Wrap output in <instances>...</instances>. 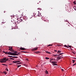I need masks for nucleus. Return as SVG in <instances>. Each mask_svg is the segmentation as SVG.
Instances as JSON below:
<instances>
[{"mask_svg": "<svg viewBox=\"0 0 76 76\" xmlns=\"http://www.w3.org/2000/svg\"><path fill=\"white\" fill-rule=\"evenodd\" d=\"M9 60V58H7L6 57H4L2 59L1 61H0V62L1 63H6V61H8V60Z\"/></svg>", "mask_w": 76, "mask_h": 76, "instance_id": "1", "label": "nucleus"}, {"mask_svg": "<svg viewBox=\"0 0 76 76\" xmlns=\"http://www.w3.org/2000/svg\"><path fill=\"white\" fill-rule=\"evenodd\" d=\"M18 52L15 51L14 52H12V56H18L19 55L20 56V53L19 52L17 53Z\"/></svg>", "mask_w": 76, "mask_h": 76, "instance_id": "2", "label": "nucleus"}, {"mask_svg": "<svg viewBox=\"0 0 76 76\" xmlns=\"http://www.w3.org/2000/svg\"><path fill=\"white\" fill-rule=\"evenodd\" d=\"M3 53H5V54H9V55H12V56L13 55V52H5V51H3Z\"/></svg>", "mask_w": 76, "mask_h": 76, "instance_id": "3", "label": "nucleus"}, {"mask_svg": "<svg viewBox=\"0 0 76 76\" xmlns=\"http://www.w3.org/2000/svg\"><path fill=\"white\" fill-rule=\"evenodd\" d=\"M9 48H10L9 49V50H10V51H11V52H13V48L11 46H10L9 47Z\"/></svg>", "mask_w": 76, "mask_h": 76, "instance_id": "4", "label": "nucleus"}, {"mask_svg": "<svg viewBox=\"0 0 76 76\" xmlns=\"http://www.w3.org/2000/svg\"><path fill=\"white\" fill-rule=\"evenodd\" d=\"M50 62L51 63H52L53 66H57V64H56L55 61H52L51 62V61Z\"/></svg>", "mask_w": 76, "mask_h": 76, "instance_id": "5", "label": "nucleus"}, {"mask_svg": "<svg viewBox=\"0 0 76 76\" xmlns=\"http://www.w3.org/2000/svg\"><path fill=\"white\" fill-rule=\"evenodd\" d=\"M63 55H62L59 57H58V58H57V59L59 60L61 59V58H63Z\"/></svg>", "mask_w": 76, "mask_h": 76, "instance_id": "6", "label": "nucleus"}, {"mask_svg": "<svg viewBox=\"0 0 76 76\" xmlns=\"http://www.w3.org/2000/svg\"><path fill=\"white\" fill-rule=\"evenodd\" d=\"M38 50V47L35 48L33 49L32 50L33 51H36V50Z\"/></svg>", "mask_w": 76, "mask_h": 76, "instance_id": "7", "label": "nucleus"}, {"mask_svg": "<svg viewBox=\"0 0 76 76\" xmlns=\"http://www.w3.org/2000/svg\"><path fill=\"white\" fill-rule=\"evenodd\" d=\"M19 62H20V61H13V63H19Z\"/></svg>", "mask_w": 76, "mask_h": 76, "instance_id": "8", "label": "nucleus"}, {"mask_svg": "<svg viewBox=\"0 0 76 76\" xmlns=\"http://www.w3.org/2000/svg\"><path fill=\"white\" fill-rule=\"evenodd\" d=\"M20 50H26V49L23 48H20Z\"/></svg>", "mask_w": 76, "mask_h": 76, "instance_id": "9", "label": "nucleus"}, {"mask_svg": "<svg viewBox=\"0 0 76 76\" xmlns=\"http://www.w3.org/2000/svg\"><path fill=\"white\" fill-rule=\"evenodd\" d=\"M45 53H47L48 54H51V52H48V51H45Z\"/></svg>", "mask_w": 76, "mask_h": 76, "instance_id": "10", "label": "nucleus"}, {"mask_svg": "<svg viewBox=\"0 0 76 76\" xmlns=\"http://www.w3.org/2000/svg\"><path fill=\"white\" fill-rule=\"evenodd\" d=\"M18 20L20 22H21L23 20L22 19H21V18H20L19 19H18Z\"/></svg>", "mask_w": 76, "mask_h": 76, "instance_id": "11", "label": "nucleus"}, {"mask_svg": "<svg viewBox=\"0 0 76 76\" xmlns=\"http://www.w3.org/2000/svg\"><path fill=\"white\" fill-rule=\"evenodd\" d=\"M61 53V51H60V50H58V54H59V53Z\"/></svg>", "mask_w": 76, "mask_h": 76, "instance_id": "12", "label": "nucleus"}, {"mask_svg": "<svg viewBox=\"0 0 76 76\" xmlns=\"http://www.w3.org/2000/svg\"><path fill=\"white\" fill-rule=\"evenodd\" d=\"M20 21L18 20V21L17 22V23H20Z\"/></svg>", "mask_w": 76, "mask_h": 76, "instance_id": "13", "label": "nucleus"}, {"mask_svg": "<svg viewBox=\"0 0 76 76\" xmlns=\"http://www.w3.org/2000/svg\"><path fill=\"white\" fill-rule=\"evenodd\" d=\"M73 63H74L75 61H76V60H72Z\"/></svg>", "mask_w": 76, "mask_h": 76, "instance_id": "14", "label": "nucleus"}, {"mask_svg": "<svg viewBox=\"0 0 76 76\" xmlns=\"http://www.w3.org/2000/svg\"><path fill=\"white\" fill-rule=\"evenodd\" d=\"M9 60H14V59H13L12 58H9Z\"/></svg>", "mask_w": 76, "mask_h": 76, "instance_id": "15", "label": "nucleus"}, {"mask_svg": "<svg viewBox=\"0 0 76 76\" xmlns=\"http://www.w3.org/2000/svg\"><path fill=\"white\" fill-rule=\"evenodd\" d=\"M45 72L46 74H48V71H46Z\"/></svg>", "mask_w": 76, "mask_h": 76, "instance_id": "16", "label": "nucleus"}, {"mask_svg": "<svg viewBox=\"0 0 76 76\" xmlns=\"http://www.w3.org/2000/svg\"><path fill=\"white\" fill-rule=\"evenodd\" d=\"M73 3L75 4V5H76V1H75L73 2Z\"/></svg>", "mask_w": 76, "mask_h": 76, "instance_id": "17", "label": "nucleus"}, {"mask_svg": "<svg viewBox=\"0 0 76 76\" xmlns=\"http://www.w3.org/2000/svg\"><path fill=\"white\" fill-rule=\"evenodd\" d=\"M64 47H66V48H69V47L67 46V45H64Z\"/></svg>", "mask_w": 76, "mask_h": 76, "instance_id": "18", "label": "nucleus"}, {"mask_svg": "<svg viewBox=\"0 0 76 76\" xmlns=\"http://www.w3.org/2000/svg\"><path fill=\"white\" fill-rule=\"evenodd\" d=\"M74 10H76V7L74 6Z\"/></svg>", "mask_w": 76, "mask_h": 76, "instance_id": "19", "label": "nucleus"}, {"mask_svg": "<svg viewBox=\"0 0 76 76\" xmlns=\"http://www.w3.org/2000/svg\"><path fill=\"white\" fill-rule=\"evenodd\" d=\"M45 59H46V60H48V59H49V58L48 57H45Z\"/></svg>", "mask_w": 76, "mask_h": 76, "instance_id": "20", "label": "nucleus"}, {"mask_svg": "<svg viewBox=\"0 0 76 76\" xmlns=\"http://www.w3.org/2000/svg\"><path fill=\"white\" fill-rule=\"evenodd\" d=\"M55 59L54 58V59H51L50 60V61H51V60H55Z\"/></svg>", "mask_w": 76, "mask_h": 76, "instance_id": "21", "label": "nucleus"}, {"mask_svg": "<svg viewBox=\"0 0 76 76\" xmlns=\"http://www.w3.org/2000/svg\"><path fill=\"white\" fill-rule=\"evenodd\" d=\"M21 52H23V53H28V52H27L23 51H21Z\"/></svg>", "mask_w": 76, "mask_h": 76, "instance_id": "22", "label": "nucleus"}, {"mask_svg": "<svg viewBox=\"0 0 76 76\" xmlns=\"http://www.w3.org/2000/svg\"><path fill=\"white\" fill-rule=\"evenodd\" d=\"M6 28V26H4L3 27V28H4V29H5V28Z\"/></svg>", "mask_w": 76, "mask_h": 76, "instance_id": "23", "label": "nucleus"}, {"mask_svg": "<svg viewBox=\"0 0 76 76\" xmlns=\"http://www.w3.org/2000/svg\"><path fill=\"white\" fill-rule=\"evenodd\" d=\"M4 74H5V75H6V74H7V72H6V71H4Z\"/></svg>", "mask_w": 76, "mask_h": 76, "instance_id": "24", "label": "nucleus"}, {"mask_svg": "<svg viewBox=\"0 0 76 76\" xmlns=\"http://www.w3.org/2000/svg\"><path fill=\"white\" fill-rule=\"evenodd\" d=\"M53 45H49L48 46V47L49 46H52Z\"/></svg>", "mask_w": 76, "mask_h": 76, "instance_id": "25", "label": "nucleus"}, {"mask_svg": "<svg viewBox=\"0 0 76 76\" xmlns=\"http://www.w3.org/2000/svg\"><path fill=\"white\" fill-rule=\"evenodd\" d=\"M39 52H36V53L37 54H39Z\"/></svg>", "mask_w": 76, "mask_h": 76, "instance_id": "26", "label": "nucleus"}, {"mask_svg": "<svg viewBox=\"0 0 76 76\" xmlns=\"http://www.w3.org/2000/svg\"><path fill=\"white\" fill-rule=\"evenodd\" d=\"M20 66H21V65H18V68L19 67H20Z\"/></svg>", "mask_w": 76, "mask_h": 76, "instance_id": "27", "label": "nucleus"}, {"mask_svg": "<svg viewBox=\"0 0 76 76\" xmlns=\"http://www.w3.org/2000/svg\"><path fill=\"white\" fill-rule=\"evenodd\" d=\"M6 71H9V70H8V69H7V68L6 69Z\"/></svg>", "mask_w": 76, "mask_h": 76, "instance_id": "28", "label": "nucleus"}, {"mask_svg": "<svg viewBox=\"0 0 76 76\" xmlns=\"http://www.w3.org/2000/svg\"><path fill=\"white\" fill-rule=\"evenodd\" d=\"M62 54H63V53H60L59 54V55H62Z\"/></svg>", "mask_w": 76, "mask_h": 76, "instance_id": "29", "label": "nucleus"}, {"mask_svg": "<svg viewBox=\"0 0 76 76\" xmlns=\"http://www.w3.org/2000/svg\"><path fill=\"white\" fill-rule=\"evenodd\" d=\"M75 65H76V64H73V66H75Z\"/></svg>", "mask_w": 76, "mask_h": 76, "instance_id": "30", "label": "nucleus"}, {"mask_svg": "<svg viewBox=\"0 0 76 76\" xmlns=\"http://www.w3.org/2000/svg\"><path fill=\"white\" fill-rule=\"evenodd\" d=\"M36 15L35 13H33V15L35 16V15Z\"/></svg>", "mask_w": 76, "mask_h": 76, "instance_id": "31", "label": "nucleus"}, {"mask_svg": "<svg viewBox=\"0 0 76 76\" xmlns=\"http://www.w3.org/2000/svg\"><path fill=\"white\" fill-rule=\"evenodd\" d=\"M10 29H13V28L12 27H10Z\"/></svg>", "mask_w": 76, "mask_h": 76, "instance_id": "32", "label": "nucleus"}, {"mask_svg": "<svg viewBox=\"0 0 76 76\" xmlns=\"http://www.w3.org/2000/svg\"><path fill=\"white\" fill-rule=\"evenodd\" d=\"M69 48H71V47H72V46L70 45L69 46Z\"/></svg>", "mask_w": 76, "mask_h": 76, "instance_id": "33", "label": "nucleus"}, {"mask_svg": "<svg viewBox=\"0 0 76 76\" xmlns=\"http://www.w3.org/2000/svg\"><path fill=\"white\" fill-rule=\"evenodd\" d=\"M2 65H3L4 66H6V64H2Z\"/></svg>", "mask_w": 76, "mask_h": 76, "instance_id": "34", "label": "nucleus"}, {"mask_svg": "<svg viewBox=\"0 0 76 76\" xmlns=\"http://www.w3.org/2000/svg\"><path fill=\"white\" fill-rule=\"evenodd\" d=\"M26 60H27V61H29V60H28V59L27 58L26 59Z\"/></svg>", "mask_w": 76, "mask_h": 76, "instance_id": "35", "label": "nucleus"}, {"mask_svg": "<svg viewBox=\"0 0 76 76\" xmlns=\"http://www.w3.org/2000/svg\"><path fill=\"white\" fill-rule=\"evenodd\" d=\"M18 57H17V56H15V58H18Z\"/></svg>", "mask_w": 76, "mask_h": 76, "instance_id": "36", "label": "nucleus"}, {"mask_svg": "<svg viewBox=\"0 0 76 76\" xmlns=\"http://www.w3.org/2000/svg\"><path fill=\"white\" fill-rule=\"evenodd\" d=\"M57 56V55H53L54 56Z\"/></svg>", "mask_w": 76, "mask_h": 76, "instance_id": "37", "label": "nucleus"}, {"mask_svg": "<svg viewBox=\"0 0 76 76\" xmlns=\"http://www.w3.org/2000/svg\"><path fill=\"white\" fill-rule=\"evenodd\" d=\"M57 46H61V45H57Z\"/></svg>", "mask_w": 76, "mask_h": 76, "instance_id": "38", "label": "nucleus"}, {"mask_svg": "<svg viewBox=\"0 0 76 76\" xmlns=\"http://www.w3.org/2000/svg\"><path fill=\"white\" fill-rule=\"evenodd\" d=\"M12 57H13V56H10V57H12Z\"/></svg>", "mask_w": 76, "mask_h": 76, "instance_id": "39", "label": "nucleus"}, {"mask_svg": "<svg viewBox=\"0 0 76 76\" xmlns=\"http://www.w3.org/2000/svg\"><path fill=\"white\" fill-rule=\"evenodd\" d=\"M74 58V59H75V60H76V58Z\"/></svg>", "mask_w": 76, "mask_h": 76, "instance_id": "40", "label": "nucleus"}, {"mask_svg": "<svg viewBox=\"0 0 76 76\" xmlns=\"http://www.w3.org/2000/svg\"><path fill=\"white\" fill-rule=\"evenodd\" d=\"M55 52H57V50H55Z\"/></svg>", "mask_w": 76, "mask_h": 76, "instance_id": "41", "label": "nucleus"}, {"mask_svg": "<svg viewBox=\"0 0 76 76\" xmlns=\"http://www.w3.org/2000/svg\"><path fill=\"white\" fill-rule=\"evenodd\" d=\"M6 12V11L5 10L4 11V13H5Z\"/></svg>", "mask_w": 76, "mask_h": 76, "instance_id": "42", "label": "nucleus"}, {"mask_svg": "<svg viewBox=\"0 0 76 76\" xmlns=\"http://www.w3.org/2000/svg\"><path fill=\"white\" fill-rule=\"evenodd\" d=\"M15 56H12V58H15Z\"/></svg>", "mask_w": 76, "mask_h": 76, "instance_id": "43", "label": "nucleus"}, {"mask_svg": "<svg viewBox=\"0 0 76 76\" xmlns=\"http://www.w3.org/2000/svg\"><path fill=\"white\" fill-rule=\"evenodd\" d=\"M61 70H62V71H64V70H63V69H61Z\"/></svg>", "mask_w": 76, "mask_h": 76, "instance_id": "44", "label": "nucleus"}, {"mask_svg": "<svg viewBox=\"0 0 76 76\" xmlns=\"http://www.w3.org/2000/svg\"><path fill=\"white\" fill-rule=\"evenodd\" d=\"M22 16H24V15H23L22 14Z\"/></svg>", "mask_w": 76, "mask_h": 76, "instance_id": "45", "label": "nucleus"}, {"mask_svg": "<svg viewBox=\"0 0 76 76\" xmlns=\"http://www.w3.org/2000/svg\"><path fill=\"white\" fill-rule=\"evenodd\" d=\"M57 63V62H55V63Z\"/></svg>", "mask_w": 76, "mask_h": 76, "instance_id": "46", "label": "nucleus"}, {"mask_svg": "<svg viewBox=\"0 0 76 76\" xmlns=\"http://www.w3.org/2000/svg\"><path fill=\"white\" fill-rule=\"evenodd\" d=\"M73 53V54H75V53H74V52Z\"/></svg>", "mask_w": 76, "mask_h": 76, "instance_id": "47", "label": "nucleus"}, {"mask_svg": "<svg viewBox=\"0 0 76 76\" xmlns=\"http://www.w3.org/2000/svg\"><path fill=\"white\" fill-rule=\"evenodd\" d=\"M44 21H45V22H46V20H45Z\"/></svg>", "mask_w": 76, "mask_h": 76, "instance_id": "48", "label": "nucleus"}, {"mask_svg": "<svg viewBox=\"0 0 76 76\" xmlns=\"http://www.w3.org/2000/svg\"><path fill=\"white\" fill-rule=\"evenodd\" d=\"M51 9H53V8H52L51 7Z\"/></svg>", "mask_w": 76, "mask_h": 76, "instance_id": "49", "label": "nucleus"}, {"mask_svg": "<svg viewBox=\"0 0 76 76\" xmlns=\"http://www.w3.org/2000/svg\"><path fill=\"white\" fill-rule=\"evenodd\" d=\"M70 29H71L72 28H71V27H70Z\"/></svg>", "mask_w": 76, "mask_h": 76, "instance_id": "50", "label": "nucleus"}, {"mask_svg": "<svg viewBox=\"0 0 76 76\" xmlns=\"http://www.w3.org/2000/svg\"><path fill=\"white\" fill-rule=\"evenodd\" d=\"M38 12H39V11H38Z\"/></svg>", "mask_w": 76, "mask_h": 76, "instance_id": "51", "label": "nucleus"}, {"mask_svg": "<svg viewBox=\"0 0 76 76\" xmlns=\"http://www.w3.org/2000/svg\"><path fill=\"white\" fill-rule=\"evenodd\" d=\"M71 50H72V49H71Z\"/></svg>", "mask_w": 76, "mask_h": 76, "instance_id": "52", "label": "nucleus"}, {"mask_svg": "<svg viewBox=\"0 0 76 76\" xmlns=\"http://www.w3.org/2000/svg\"><path fill=\"white\" fill-rule=\"evenodd\" d=\"M59 56H60V55H59Z\"/></svg>", "mask_w": 76, "mask_h": 76, "instance_id": "53", "label": "nucleus"}, {"mask_svg": "<svg viewBox=\"0 0 76 76\" xmlns=\"http://www.w3.org/2000/svg\"><path fill=\"white\" fill-rule=\"evenodd\" d=\"M11 21H12V20H11Z\"/></svg>", "mask_w": 76, "mask_h": 76, "instance_id": "54", "label": "nucleus"}]
</instances>
